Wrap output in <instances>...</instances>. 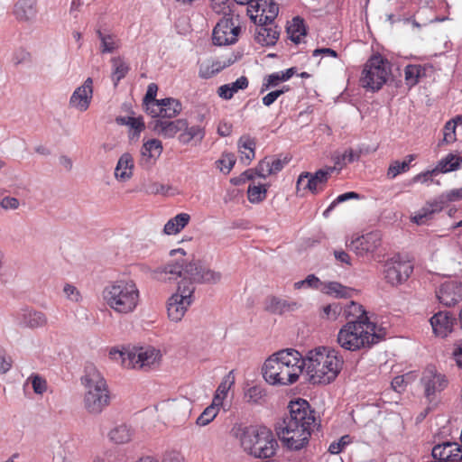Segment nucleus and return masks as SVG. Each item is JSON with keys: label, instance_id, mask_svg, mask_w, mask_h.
<instances>
[{"label": "nucleus", "instance_id": "obj_1", "mask_svg": "<svg viewBox=\"0 0 462 462\" xmlns=\"http://www.w3.org/2000/svg\"><path fill=\"white\" fill-rule=\"evenodd\" d=\"M377 328L367 314L357 316L339 329L337 341L342 348L351 352L370 349L385 339L386 332L378 333Z\"/></svg>", "mask_w": 462, "mask_h": 462}, {"label": "nucleus", "instance_id": "obj_2", "mask_svg": "<svg viewBox=\"0 0 462 462\" xmlns=\"http://www.w3.org/2000/svg\"><path fill=\"white\" fill-rule=\"evenodd\" d=\"M234 435L241 441L245 452L257 458H270L279 447L273 431L264 425H235Z\"/></svg>", "mask_w": 462, "mask_h": 462}, {"label": "nucleus", "instance_id": "obj_3", "mask_svg": "<svg viewBox=\"0 0 462 462\" xmlns=\"http://www.w3.org/2000/svg\"><path fill=\"white\" fill-rule=\"evenodd\" d=\"M288 412L274 423V430L281 433H294L306 431L307 430H321L320 422L317 423L316 411L311 407L309 401L297 397L291 399L287 406Z\"/></svg>", "mask_w": 462, "mask_h": 462}, {"label": "nucleus", "instance_id": "obj_4", "mask_svg": "<svg viewBox=\"0 0 462 462\" xmlns=\"http://www.w3.org/2000/svg\"><path fill=\"white\" fill-rule=\"evenodd\" d=\"M162 272L165 273L176 274L189 282L198 284H216L221 280V273L207 268L200 260H196L192 255L190 260H176L167 263Z\"/></svg>", "mask_w": 462, "mask_h": 462}, {"label": "nucleus", "instance_id": "obj_5", "mask_svg": "<svg viewBox=\"0 0 462 462\" xmlns=\"http://www.w3.org/2000/svg\"><path fill=\"white\" fill-rule=\"evenodd\" d=\"M85 373L81 377L82 384L88 389L84 399L85 407L90 413H100L110 400L106 382L93 365L87 366Z\"/></svg>", "mask_w": 462, "mask_h": 462}, {"label": "nucleus", "instance_id": "obj_6", "mask_svg": "<svg viewBox=\"0 0 462 462\" xmlns=\"http://www.w3.org/2000/svg\"><path fill=\"white\" fill-rule=\"evenodd\" d=\"M103 298L116 311L128 313L136 308L139 291L132 281H116L104 289Z\"/></svg>", "mask_w": 462, "mask_h": 462}, {"label": "nucleus", "instance_id": "obj_7", "mask_svg": "<svg viewBox=\"0 0 462 462\" xmlns=\"http://www.w3.org/2000/svg\"><path fill=\"white\" fill-rule=\"evenodd\" d=\"M390 75V62L380 54L373 55L364 66L360 83L368 90L378 91L386 83Z\"/></svg>", "mask_w": 462, "mask_h": 462}, {"label": "nucleus", "instance_id": "obj_8", "mask_svg": "<svg viewBox=\"0 0 462 462\" xmlns=\"http://www.w3.org/2000/svg\"><path fill=\"white\" fill-rule=\"evenodd\" d=\"M195 287L189 286V282L180 280L177 291L167 301V312L171 320L178 322L184 316L187 308L193 301Z\"/></svg>", "mask_w": 462, "mask_h": 462}, {"label": "nucleus", "instance_id": "obj_9", "mask_svg": "<svg viewBox=\"0 0 462 462\" xmlns=\"http://www.w3.org/2000/svg\"><path fill=\"white\" fill-rule=\"evenodd\" d=\"M240 32L239 15L224 16L213 30V43L218 46L234 44L237 42Z\"/></svg>", "mask_w": 462, "mask_h": 462}, {"label": "nucleus", "instance_id": "obj_10", "mask_svg": "<svg viewBox=\"0 0 462 462\" xmlns=\"http://www.w3.org/2000/svg\"><path fill=\"white\" fill-rule=\"evenodd\" d=\"M335 170V167H326L317 171L315 173L307 171L300 173L296 183L297 193L301 196L307 192L311 194L319 193L324 189Z\"/></svg>", "mask_w": 462, "mask_h": 462}, {"label": "nucleus", "instance_id": "obj_11", "mask_svg": "<svg viewBox=\"0 0 462 462\" xmlns=\"http://www.w3.org/2000/svg\"><path fill=\"white\" fill-rule=\"evenodd\" d=\"M346 247L358 256H371L382 245V233L380 230H374L362 236H352L351 241L346 242Z\"/></svg>", "mask_w": 462, "mask_h": 462}, {"label": "nucleus", "instance_id": "obj_12", "mask_svg": "<svg viewBox=\"0 0 462 462\" xmlns=\"http://www.w3.org/2000/svg\"><path fill=\"white\" fill-rule=\"evenodd\" d=\"M420 382L424 387V396L430 403L433 402L436 393L442 392L448 384L447 376L439 373L433 365H429L426 367Z\"/></svg>", "mask_w": 462, "mask_h": 462}, {"label": "nucleus", "instance_id": "obj_13", "mask_svg": "<svg viewBox=\"0 0 462 462\" xmlns=\"http://www.w3.org/2000/svg\"><path fill=\"white\" fill-rule=\"evenodd\" d=\"M246 12L254 23H268L274 21L279 7L273 0H254L247 5Z\"/></svg>", "mask_w": 462, "mask_h": 462}, {"label": "nucleus", "instance_id": "obj_14", "mask_svg": "<svg viewBox=\"0 0 462 462\" xmlns=\"http://www.w3.org/2000/svg\"><path fill=\"white\" fill-rule=\"evenodd\" d=\"M328 353L330 354H328L321 368H319V373H320L319 375V383L324 385L329 384L336 380L344 365V358L338 350L331 349Z\"/></svg>", "mask_w": 462, "mask_h": 462}, {"label": "nucleus", "instance_id": "obj_15", "mask_svg": "<svg viewBox=\"0 0 462 462\" xmlns=\"http://www.w3.org/2000/svg\"><path fill=\"white\" fill-rule=\"evenodd\" d=\"M436 297L440 304L451 308L462 300V279L449 280L440 284L436 291Z\"/></svg>", "mask_w": 462, "mask_h": 462}, {"label": "nucleus", "instance_id": "obj_16", "mask_svg": "<svg viewBox=\"0 0 462 462\" xmlns=\"http://www.w3.org/2000/svg\"><path fill=\"white\" fill-rule=\"evenodd\" d=\"M430 323L433 333L441 338L447 337L454 331V326L457 323V319L448 310H439L430 319Z\"/></svg>", "mask_w": 462, "mask_h": 462}, {"label": "nucleus", "instance_id": "obj_17", "mask_svg": "<svg viewBox=\"0 0 462 462\" xmlns=\"http://www.w3.org/2000/svg\"><path fill=\"white\" fill-rule=\"evenodd\" d=\"M92 98L93 79L88 78L70 96L69 106L79 112H85L88 109Z\"/></svg>", "mask_w": 462, "mask_h": 462}, {"label": "nucleus", "instance_id": "obj_18", "mask_svg": "<svg viewBox=\"0 0 462 462\" xmlns=\"http://www.w3.org/2000/svg\"><path fill=\"white\" fill-rule=\"evenodd\" d=\"M277 437L281 440L282 447L288 451H300L306 448L310 443V439L313 430L299 431V433H281L279 430H274Z\"/></svg>", "mask_w": 462, "mask_h": 462}, {"label": "nucleus", "instance_id": "obj_19", "mask_svg": "<svg viewBox=\"0 0 462 462\" xmlns=\"http://www.w3.org/2000/svg\"><path fill=\"white\" fill-rule=\"evenodd\" d=\"M182 110L181 103L173 97H166L160 99L154 107H151L147 113L152 117L173 118L176 117Z\"/></svg>", "mask_w": 462, "mask_h": 462}, {"label": "nucleus", "instance_id": "obj_20", "mask_svg": "<svg viewBox=\"0 0 462 462\" xmlns=\"http://www.w3.org/2000/svg\"><path fill=\"white\" fill-rule=\"evenodd\" d=\"M162 143L158 139H151L145 142L141 148L140 165L143 168H151L162 152Z\"/></svg>", "mask_w": 462, "mask_h": 462}, {"label": "nucleus", "instance_id": "obj_21", "mask_svg": "<svg viewBox=\"0 0 462 462\" xmlns=\"http://www.w3.org/2000/svg\"><path fill=\"white\" fill-rule=\"evenodd\" d=\"M236 58L234 55H231L228 58H221L216 60L205 61L199 65V76L204 79H210L224 69L231 66L236 62Z\"/></svg>", "mask_w": 462, "mask_h": 462}, {"label": "nucleus", "instance_id": "obj_22", "mask_svg": "<svg viewBox=\"0 0 462 462\" xmlns=\"http://www.w3.org/2000/svg\"><path fill=\"white\" fill-rule=\"evenodd\" d=\"M277 360L278 359L272 355L265 360L262 367V374L264 380L272 385H279V383H282V379H283L282 374L285 368L282 364H279Z\"/></svg>", "mask_w": 462, "mask_h": 462}, {"label": "nucleus", "instance_id": "obj_23", "mask_svg": "<svg viewBox=\"0 0 462 462\" xmlns=\"http://www.w3.org/2000/svg\"><path fill=\"white\" fill-rule=\"evenodd\" d=\"M273 23V22L254 23L256 25L254 39L263 46L273 45L279 37V32Z\"/></svg>", "mask_w": 462, "mask_h": 462}, {"label": "nucleus", "instance_id": "obj_24", "mask_svg": "<svg viewBox=\"0 0 462 462\" xmlns=\"http://www.w3.org/2000/svg\"><path fill=\"white\" fill-rule=\"evenodd\" d=\"M290 159L287 157H265L261 160L257 165V176L266 178L270 175L276 174L281 171L284 166L289 162Z\"/></svg>", "mask_w": 462, "mask_h": 462}, {"label": "nucleus", "instance_id": "obj_25", "mask_svg": "<svg viewBox=\"0 0 462 462\" xmlns=\"http://www.w3.org/2000/svg\"><path fill=\"white\" fill-rule=\"evenodd\" d=\"M187 127V120L177 119L174 121L157 120L153 130L163 138H173L178 133H181Z\"/></svg>", "mask_w": 462, "mask_h": 462}, {"label": "nucleus", "instance_id": "obj_26", "mask_svg": "<svg viewBox=\"0 0 462 462\" xmlns=\"http://www.w3.org/2000/svg\"><path fill=\"white\" fill-rule=\"evenodd\" d=\"M462 166V156L448 153L437 163L436 167L428 171L427 175H437L439 173H448L457 171Z\"/></svg>", "mask_w": 462, "mask_h": 462}, {"label": "nucleus", "instance_id": "obj_27", "mask_svg": "<svg viewBox=\"0 0 462 462\" xmlns=\"http://www.w3.org/2000/svg\"><path fill=\"white\" fill-rule=\"evenodd\" d=\"M266 310L273 314L282 315L286 312L295 311L300 308V304L296 301H289L282 300L278 297L272 296L267 300Z\"/></svg>", "mask_w": 462, "mask_h": 462}, {"label": "nucleus", "instance_id": "obj_28", "mask_svg": "<svg viewBox=\"0 0 462 462\" xmlns=\"http://www.w3.org/2000/svg\"><path fill=\"white\" fill-rule=\"evenodd\" d=\"M134 159L133 156L125 152L119 158L116 167L115 169V176L120 181H126L131 179L134 171Z\"/></svg>", "mask_w": 462, "mask_h": 462}, {"label": "nucleus", "instance_id": "obj_29", "mask_svg": "<svg viewBox=\"0 0 462 462\" xmlns=\"http://www.w3.org/2000/svg\"><path fill=\"white\" fill-rule=\"evenodd\" d=\"M273 356L278 359L277 361L283 365L285 370L294 366L298 368L302 359V354L294 348L282 349Z\"/></svg>", "mask_w": 462, "mask_h": 462}, {"label": "nucleus", "instance_id": "obj_30", "mask_svg": "<svg viewBox=\"0 0 462 462\" xmlns=\"http://www.w3.org/2000/svg\"><path fill=\"white\" fill-rule=\"evenodd\" d=\"M14 14L20 21L33 19L37 14L36 0H18L14 5Z\"/></svg>", "mask_w": 462, "mask_h": 462}, {"label": "nucleus", "instance_id": "obj_31", "mask_svg": "<svg viewBox=\"0 0 462 462\" xmlns=\"http://www.w3.org/2000/svg\"><path fill=\"white\" fill-rule=\"evenodd\" d=\"M327 348L325 346H318L314 349L309 350L307 354L300 360V364L298 366L300 373H302L304 370L307 374H310L313 372L319 373V368H316L317 356H322L321 352L326 351Z\"/></svg>", "mask_w": 462, "mask_h": 462}, {"label": "nucleus", "instance_id": "obj_32", "mask_svg": "<svg viewBox=\"0 0 462 462\" xmlns=\"http://www.w3.org/2000/svg\"><path fill=\"white\" fill-rule=\"evenodd\" d=\"M255 140L249 135H243L237 143L241 162L249 164L255 156Z\"/></svg>", "mask_w": 462, "mask_h": 462}, {"label": "nucleus", "instance_id": "obj_33", "mask_svg": "<svg viewBox=\"0 0 462 462\" xmlns=\"http://www.w3.org/2000/svg\"><path fill=\"white\" fill-rule=\"evenodd\" d=\"M248 85V79L245 76H241L235 82L220 86L217 88V95L225 100H229L239 90L247 88Z\"/></svg>", "mask_w": 462, "mask_h": 462}, {"label": "nucleus", "instance_id": "obj_34", "mask_svg": "<svg viewBox=\"0 0 462 462\" xmlns=\"http://www.w3.org/2000/svg\"><path fill=\"white\" fill-rule=\"evenodd\" d=\"M320 291L328 295H333L337 299H349L352 297L355 290L338 282H328L323 283Z\"/></svg>", "mask_w": 462, "mask_h": 462}, {"label": "nucleus", "instance_id": "obj_35", "mask_svg": "<svg viewBox=\"0 0 462 462\" xmlns=\"http://www.w3.org/2000/svg\"><path fill=\"white\" fill-rule=\"evenodd\" d=\"M296 73L295 68H290L284 71H279L273 74L268 75L263 83L261 92H264L271 88H274L279 85L281 82L287 81Z\"/></svg>", "mask_w": 462, "mask_h": 462}, {"label": "nucleus", "instance_id": "obj_36", "mask_svg": "<svg viewBox=\"0 0 462 462\" xmlns=\"http://www.w3.org/2000/svg\"><path fill=\"white\" fill-rule=\"evenodd\" d=\"M190 221V216L188 213H179L174 217L169 219L163 227L166 235H175L180 233Z\"/></svg>", "mask_w": 462, "mask_h": 462}, {"label": "nucleus", "instance_id": "obj_37", "mask_svg": "<svg viewBox=\"0 0 462 462\" xmlns=\"http://www.w3.org/2000/svg\"><path fill=\"white\" fill-rule=\"evenodd\" d=\"M46 322L47 319L44 313L31 310L23 314L20 325L26 328H35L44 326Z\"/></svg>", "mask_w": 462, "mask_h": 462}, {"label": "nucleus", "instance_id": "obj_38", "mask_svg": "<svg viewBox=\"0 0 462 462\" xmlns=\"http://www.w3.org/2000/svg\"><path fill=\"white\" fill-rule=\"evenodd\" d=\"M430 208L423 207L420 210L414 212L411 216V221L418 226H422L427 224L430 219H432L433 215L436 211L441 210L443 207L441 204H429Z\"/></svg>", "mask_w": 462, "mask_h": 462}, {"label": "nucleus", "instance_id": "obj_39", "mask_svg": "<svg viewBox=\"0 0 462 462\" xmlns=\"http://www.w3.org/2000/svg\"><path fill=\"white\" fill-rule=\"evenodd\" d=\"M139 350L137 368L149 371L155 365L157 359L161 357L160 351H156L154 348L147 349L146 351H142V348Z\"/></svg>", "mask_w": 462, "mask_h": 462}, {"label": "nucleus", "instance_id": "obj_40", "mask_svg": "<svg viewBox=\"0 0 462 462\" xmlns=\"http://www.w3.org/2000/svg\"><path fill=\"white\" fill-rule=\"evenodd\" d=\"M426 75V69L420 64L407 65L404 69V79L409 88H412L419 83L420 78Z\"/></svg>", "mask_w": 462, "mask_h": 462}, {"label": "nucleus", "instance_id": "obj_41", "mask_svg": "<svg viewBox=\"0 0 462 462\" xmlns=\"http://www.w3.org/2000/svg\"><path fill=\"white\" fill-rule=\"evenodd\" d=\"M453 447V442L449 440L443 441L441 443L436 444L431 450V457L435 459V462H449L450 457L453 455L450 454V449Z\"/></svg>", "mask_w": 462, "mask_h": 462}, {"label": "nucleus", "instance_id": "obj_42", "mask_svg": "<svg viewBox=\"0 0 462 462\" xmlns=\"http://www.w3.org/2000/svg\"><path fill=\"white\" fill-rule=\"evenodd\" d=\"M97 34L101 42L100 51L102 53H111L120 47V41L115 34H105L100 30Z\"/></svg>", "mask_w": 462, "mask_h": 462}, {"label": "nucleus", "instance_id": "obj_43", "mask_svg": "<svg viewBox=\"0 0 462 462\" xmlns=\"http://www.w3.org/2000/svg\"><path fill=\"white\" fill-rule=\"evenodd\" d=\"M384 278L386 282L393 286H397L402 283L397 262L393 261V259H392L391 263H386L385 264Z\"/></svg>", "mask_w": 462, "mask_h": 462}, {"label": "nucleus", "instance_id": "obj_44", "mask_svg": "<svg viewBox=\"0 0 462 462\" xmlns=\"http://www.w3.org/2000/svg\"><path fill=\"white\" fill-rule=\"evenodd\" d=\"M203 137L204 132L200 126L193 125L189 127V124L187 123V127L181 131L178 139L180 143L187 144L195 138L201 140Z\"/></svg>", "mask_w": 462, "mask_h": 462}, {"label": "nucleus", "instance_id": "obj_45", "mask_svg": "<svg viewBox=\"0 0 462 462\" xmlns=\"http://www.w3.org/2000/svg\"><path fill=\"white\" fill-rule=\"evenodd\" d=\"M111 62L113 67L112 79L115 81V85H117L126 76L129 67L121 57L113 58Z\"/></svg>", "mask_w": 462, "mask_h": 462}, {"label": "nucleus", "instance_id": "obj_46", "mask_svg": "<svg viewBox=\"0 0 462 462\" xmlns=\"http://www.w3.org/2000/svg\"><path fill=\"white\" fill-rule=\"evenodd\" d=\"M288 33L291 41L298 43L300 42L301 36L306 35V28L303 19L295 17L292 19L291 24L288 27Z\"/></svg>", "mask_w": 462, "mask_h": 462}, {"label": "nucleus", "instance_id": "obj_47", "mask_svg": "<svg viewBox=\"0 0 462 462\" xmlns=\"http://www.w3.org/2000/svg\"><path fill=\"white\" fill-rule=\"evenodd\" d=\"M109 438L116 444H124L131 440V432L129 428L123 424L113 429L109 432Z\"/></svg>", "mask_w": 462, "mask_h": 462}, {"label": "nucleus", "instance_id": "obj_48", "mask_svg": "<svg viewBox=\"0 0 462 462\" xmlns=\"http://www.w3.org/2000/svg\"><path fill=\"white\" fill-rule=\"evenodd\" d=\"M236 162V157L233 152H223L221 157L216 161V167L224 174H228Z\"/></svg>", "mask_w": 462, "mask_h": 462}, {"label": "nucleus", "instance_id": "obj_49", "mask_svg": "<svg viewBox=\"0 0 462 462\" xmlns=\"http://www.w3.org/2000/svg\"><path fill=\"white\" fill-rule=\"evenodd\" d=\"M116 122L120 125H125L130 126L131 129L134 130V134L139 136L141 132H143L145 128L144 122L143 117H134V116H126V117H117Z\"/></svg>", "mask_w": 462, "mask_h": 462}, {"label": "nucleus", "instance_id": "obj_50", "mask_svg": "<svg viewBox=\"0 0 462 462\" xmlns=\"http://www.w3.org/2000/svg\"><path fill=\"white\" fill-rule=\"evenodd\" d=\"M413 155H409L407 161H394L393 162L387 171V176L391 179L395 178L401 173L407 171L410 168V163L413 161Z\"/></svg>", "mask_w": 462, "mask_h": 462}, {"label": "nucleus", "instance_id": "obj_51", "mask_svg": "<svg viewBox=\"0 0 462 462\" xmlns=\"http://www.w3.org/2000/svg\"><path fill=\"white\" fill-rule=\"evenodd\" d=\"M121 364L125 368H137L138 352L135 347H123Z\"/></svg>", "mask_w": 462, "mask_h": 462}, {"label": "nucleus", "instance_id": "obj_52", "mask_svg": "<svg viewBox=\"0 0 462 462\" xmlns=\"http://www.w3.org/2000/svg\"><path fill=\"white\" fill-rule=\"evenodd\" d=\"M158 92V86L155 83H150L147 87V91L143 99V106L146 113L150 111L151 107H154L160 101L156 99Z\"/></svg>", "mask_w": 462, "mask_h": 462}, {"label": "nucleus", "instance_id": "obj_53", "mask_svg": "<svg viewBox=\"0 0 462 462\" xmlns=\"http://www.w3.org/2000/svg\"><path fill=\"white\" fill-rule=\"evenodd\" d=\"M456 122L448 121L443 127V138L439 142L438 146L451 144L457 141Z\"/></svg>", "mask_w": 462, "mask_h": 462}, {"label": "nucleus", "instance_id": "obj_54", "mask_svg": "<svg viewBox=\"0 0 462 462\" xmlns=\"http://www.w3.org/2000/svg\"><path fill=\"white\" fill-rule=\"evenodd\" d=\"M269 185H250L248 188V199L251 202H261L266 199Z\"/></svg>", "mask_w": 462, "mask_h": 462}, {"label": "nucleus", "instance_id": "obj_55", "mask_svg": "<svg viewBox=\"0 0 462 462\" xmlns=\"http://www.w3.org/2000/svg\"><path fill=\"white\" fill-rule=\"evenodd\" d=\"M265 391L259 385L249 387L245 392V402L251 404H261V400L265 396Z\"/></svg>", "mask_w": 462, "mask_h": 462}, {"label": "nucleus", "instance_id": "obj_56", "mask_svg": "<svg viewBox=\"0 0 462 462\" xmlns=\"http://www.w3.org/2000/svg\"><path fill=\"white\" fill-rule=\"evenodd\" d=\"M323 283L319 277H317L315 274L311 273L306 276L305 279L296 282L294 283V288L296 290L301 289L303 287L315 289V290H320L321 286H323Z\"/></svg>", "mask_w": 462, "mask_h": 462}, {"label": "nucleus", "instance_id": "obj_57", "mask_svg": "<svg viewBox=\"0 0 462 462\" xmlns=\"http://www.w3.org/2000/svg\"><path fill=\"white\" fill-rule=\"evenodd\" d=\"M218 408H214V405H208L198 417L196 423L199 426H206L216 418Z\"/></svg>", "mask_w": 462, "mask_h": 462}, {"label": "nucleus", "instance_id": "obj_58", "mask_svg": "<svg viewBox=\"0 0 462 462\" xmlns=\"http://www.w3.org/2000/svg\"><path fill=\"white\" fill-rule=\"evenodd\" d=\"M352 439H353V438L348 434L342 436L340 439L333 441L329 445L328 452L333 455L341 453L346 448V447L347 445L352 443Z\"/></svg>", "mask_w": 462, "mask_h": 462}, {"label": "nucleus", "instance_id": "obj_59", "mask_svg": "<svg viewBox=\"0 0 462 462\" xmlns=\"http://www.w3.org/2000/svg\"><path fill=\"white\" fill-rule=\"evenodd\" d=\"M366 314L367 311L365 310L364 306L354 300H351L349 304H347L344 309V315L347 319L350 317H354L356 319L357 316H363Z\"/></svg>", "mask_w": 462, "mask_h": 462}, {"label": "nucleus", "instance_id": "obj_60", "mask_svg": "<svg viewBox=\"0 0 462 462\" xmlns=\"http://www.w3.org/2000/svg\"><path fill=\"white\" fill-rule=\"evenodd\" d=\"M28 380L31 382L33 392L36 394H42L46 391L47 382L40 374H32Z\"/></svg>", "mask_w": 462, "mask_h": 462}, {"label": "nucleus", "instance_id": "obj_61", "mask_svg": "<svg viewBox=\"0 0 462 462\" xmlns=\"http://www.w3.org/2000/svg\"><path fill=\"white\" fill-rule=\"evenodd\" d=\"M234 371H230L222 380V382L217 386V389L215 393L219 395L226 396L228 390L235 383V376L233 374Z\"/></svg>", "mask_w": 462, "mask_h": 462}, {"label": "nucleus", "instance_id": "obj_62", "mask_svg": "<svg viewBox=\"0 0 462 462\" xmlns=\"http://www.w3.org/2000/svg\"><path fill=\"white\" fill-rule=\"evenodd\" d=\"M289 90H290V88L287 87V86H284L281 89H277V90H274V91H272V92L268 93L266 96H264L263 97V104L265 106H270L271 105H273L277 100V98L280 96H282L283 93H285V92H287Z\"/></svg>", "mask_w": 462, "mask_h": 462}, {"label": "nucleus", "instance_id": "obj_63", "mask_svg": "<svg viewBox=\"0 0 462 462\" xmlns=\"http://www.w3.org/2000/svg\"><path fill=\"white\" fill-rule=\"evenodd\" d=\"M411 378V374H406L403 375H397L392 381V387L396 392L404 390V387L409 383V380Z\"/></svg>", "mask_w": 462, "mask_h": 462}, {"label": "nucleus", "instance_id": "obj_64", "mask_svg": "<svg viewBox=\"0 0 462 462\" xmlns=\"http://www.w3.org/2000/svg\"><path fill=\"white\" fill-rule=\"evenodd\" d=\"M453 359L456 362L457 366L462 369V338L457 340L454 343V349L452 352Z\"/></svg>", "mask_w": 462, "mask_h": 462}]
</instances>
